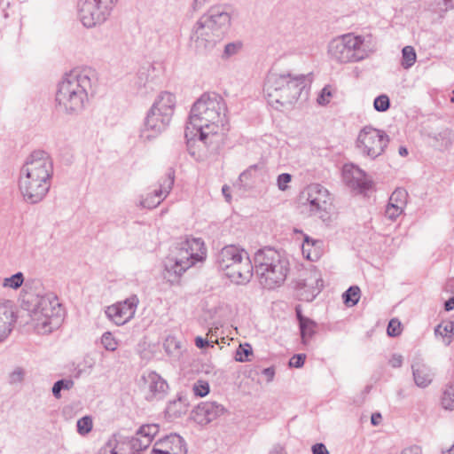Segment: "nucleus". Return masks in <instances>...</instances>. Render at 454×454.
Returning a JSON list of instances; mask_svg holds the SVG:
<instances>
[{
    "label": "nucleus",
    "mask_w": 454,
    "mask_h": 454,
    "mask_svg": "<svg viewBox=\"0 0 454 454\" xmlns=\"http://www.w3.org/2000/svg\"><path fill=\"white\" fill-rule=\"evenodd\" d=\"M226 107L216 94H203L193 105L186 126L189 153L198 161L217 153L223 141Z\"/></svg>",
    "instance_id": "obj_1"
},
{
    "label": "nucleus",
    "mask_w": 454,
    "mask_h": 454,
    "mask_svg": "<svg viewBox=\"0 0 454 454\" xmlns=\"http://www.w3.org/2000/svg\"><path fill=\"white\" fill-rule=\"evenodd\" d=\"M53 162L50 154L42 150L32 152L20 168L19 189L28 204L41 202L51 185Z\"/></svg>",
    "instance_id": "obj_2"
},
{
    "label": "nucleus",
    "mask_w": 454,
    "mask_h": 454,
    "mask_svg": "<svg viewBox=\"0 0 454 454\" xmlns=\"http://www.w3.org/2000/svg\"><path fill=\"white\" fill-rule=\"evenodd\" d=\"M95 81L96 72L90 67H77L66 74L56 92L59 110L70 114L81 113Z\"/></svg>",
    "instance_id": "obj_3"
},
{
    "label": "nucleus",
    "mask_w": 454,
    "mask_h": 454,
    "mask_svg": "<svg viewBox=\"0 0 454 454\" xmlns=\"http://www.w3.org/2000/svg\"><path fill=\"white\" fill-rule=\"evenodd\" d=\"M305 86V74L272 71L266 77L263 93L269 105L273 108L289 109L298 100Z\"/></svg>",
    "instance_id": "obj_4"
},
{
    "label": "nucleus",
    "mask_w": 454,
    "mask_h": 454,
    "mask_svg": "<svg viewBox=\"0 0 454 454\" xmlns=\"http://www.w3.org/2000/svg\"><path fill=\"white\" fill-rule=\"evenodd\" d=\"M27 304L31 323L38 333H50L61 325L64 312L54 294L49 292L30 295Z\"/></svg>",
    "instance_id": "obj_5"
},
{
    "label": "nucleus",
    "mask_w": 454,
    "mask_h": 454,
    "mask_svg": "<svg viewBox=\"0 0 454 454\" xmlns=\"http://www.w3.org/2000/svg\"><path fill=\"white\" fill-rule=\"evenodd\" d=\"M376 51L372 35L348 33L333 38L327 46L329 58L340 64L360 62Z\"/></svg>",
    "instance_id": "obj_6"
},
{
    "label": "nucleus",
    "mask_w": 454,
    "mask_h": 454,
    "mask_svg": "<svg viewBox=\"0 0 454 454\" xmlns=\"http://www.w3.org/2000/svg\"><path fill=\"white\" fill-rule=\"evenodd\" d=\"M254 272L259 283L267 289L281 286L289 271V262L279 252L264 247L254 256Z\"/></svg>",
    "instance_id": "obj_7"
},
{
    "label": "nucleus",
    "mask_w": 454,
    "mask_h": 454,
    "mask_svg": "<svg viewBox=\"0 0 454 454\" xmlns=\"http://www.w3.org/2000/svg\"><path fill=\"white\" fill-rule=\"evenodd\" d=\"M118 0H80L78 15L82 25L88 28L104 23Z\"/></svg>",
    "instance_id": "obj_8"
},
{
    "label": "nucleus",
    "mask_w": 454,
    "mask_h": 454,
    "mask_svg": "<svg viewBox=\"0 0 454 454\" xmlns=\"http://www.w3.org/2000/svg\"><path fill=\"white\" fill-rule=\"evenodd\" d=\"M388 142L389 138L385 131L365 126L358 133L356 144L364 156L374 160L384 153Z\"/></svg>",
    "instance_id": "obj_9"
},
{
    "label": "nucleus",
    "mask_w": 454,
    "mask_h": 454,
    "mask_svg": "<svg viewBox=\"0 0 454 454\" xmlns=\"http://www.w3.org/2000/svg\"><path fill=\"white\" fill-rule=\"evenodd\" d=\"M309 211L311 215L326 223L331 220L333 203L331 194L326 188L319 184H309L304 192Z\"/></svg>",
    "instance_id": "obj_10"
},
{
    "label": "nucleus",
    "mask_w": 454,
    "mask_h": 454,
    "mask_svg": "<svg viewBox=\"0 0 454 454\" xmlns=\"http://www.w3.org/2000/svg\"><path fill=\"white\" fill-rule=\"evenodd\" d=\"M200 261L190 258L187 248L176 242L175 250L164 261V278L170 284L178 282L179 278L192 266Z\"/></svg>",
    "instance_id": "obj_11"
},
{
    "label": "nucleus",
    "mask_w": 454,
    "mask_h": 454,
    "mask_svg": "<svg viewBox=\"0 0 454 454\" xmlns=\"http://www.w3.org/2000/svg\"><path fill=\"white\" fill-rule=\"evenodd\" d=\"M217 33L202 17L194 24L191 33V42L199 53L212 51L221 39Z\"/></svg>",
    "instance_id": "obj_12"
},
{
    "label": "nucleus",
    "mask_w": 454,
    "mask_h": 454,
    "mask_svg": "<svg viewBox=\"0 0 454 454\" xmlns=\"http://www.w3.org/2000/svg\"><path fill=\"white\" fill-rule=\"evenodd\" d=\"M139 300L131 295L123 301L108 306L105 311L106 317L117 325H122L134 317Z\"/></svg>",
    "instance_id": "obj_13"
},
{
    "label": "nucleus",
    "mask_w": 454,
    "mask_h": 454,
    "mask_svg": "<svg viewBox=\"0 0 454 454\" xmlns=\"http://www.w3.org/2000/svg\"><path fill=\"white\" fill-rule=\"evenodd\" d=\"M170 121L171 119L160 115L149 109L139 129V139L143 142L153 140L166 130Z\"/></svg>",
    "instance_id": "obj_14"
},
{
    "label": "nucleus",
    "mask_w": 454,
    "mask_h": 454,
    "mask_svg": "<svg viewBox=\"0 0 454 454\" xmlns=\"http://www.w3.org/2000/svg\"><path fill=\"white\" fill-rule=\"evenodd\" d=\"M323 280L317 270H310L304 278L296 281V291L299 299L305 301H312L321 292Z\"/></svg>",
    "instance_id": "obj_15"
},
{
    "label": "nucleus",
    "mask_w": 454,
    "mask_h": 454,
    "mask_svg": "<svg viewBox=\"0 0 454 454\" xmlns=\"http://www.w3.org/2000/svg\"><path fill=\"white\" fill-rule=\"evenodd\" d=\"M226 412L223 404L217 402H202L191 413V419L200 426H206Z\"/></svg>",
    "instance_id": "obj_16"
},
{
    "label": "nucleus",
    "mask_w": 454,
    "mask_h": 454,
    "mask_svg": "<svg viewBox=\"0 0 454 454\" xmlns=\"http://www.w3.org/2000/svg\"><path fill=\"white\" fill-rule=\"evenodd\" d=\"M145 385L143 388L145 392L147 401L162 399L168 389L167 381L155 372H149L143 376Z\"/></svg>",
    "instance_id": "obj_17"
},
{
    "label": "nucleus",
    "mask_w": 454,
    "mask_h": 454,
    "mask_svg": "<svg viewBox=\"0 0 454 454\" xmlns=\"http://www.w3.org/2000/svg\"><path fill=\"white\" fill-rule=\"evenodd\" d=\"M173 184L174 174L169 172L166 177L160 180L159 188L154 189L153 192L148 193L145 198L140 200L139 206L149 209L158 207L170 192Z\"/></svg>",
    "instance_id": "obj_18"
},
{
    "label": "nucleus",
    "mask_w": 454,
    "mask_h": 454,
    "mask_svg": "<svg viewBox=\"0 0 454 454\" xmlns=\"http://www.w3.org/2000/svg\"><path fill=\"white\" fill-rule=\"evenodd\" d=\"M187 449L184 439L176 434H171L159 439L153 444L150 454H186Z\"/></svg>",
    "instance_id": "obj_19"
},
{
    "label": "nucleus",
    "mask_w": 454,
    "mask_h": 454,
    "mask_svg": "<svg viewBox=\"0 0 454 454\" xmlns=\"http://www.w3.org/2000/svg\"><path fill=\"white\" fill-rule=\"evenodd\" d=\"M201 17L215 28L217 33H221V35L223 32L230 27L231 20L229 7L223 5L210 7Z\"/></svg>",
    "instance_id": "obj_20"
},
{
    "label": "nucleus",
    "mask_w": 454,
    "mask_h": 454,
    "mask_svg": "<svg viewBox=\"0 0 454 454\" xmlns=\"http://www.w3.org/2000/svg\"><path fill=\"white\" fill-rule=\"evenodd\" d=\"M254 266H253L248 254H244V257L239 261L235 265H232L223 274L233 283L237 285L247 284L254 272Z\"/></svg>",
    "instance_id": "obj_21"
},
{
    "label": "nucleus",
    "mask_w": 454,
    "mask_h": 454,
    "mask_svg": "<svg viewBox=\"0 0 454 454\" xmlns=\"http://www.w3.org/2000/svg\"><path fill=\"white\" fill-rule=\"evenodd\" d=\"M16 319L13 302L10 300H0V342L8 338Z\"/></svg>",
    "instance_id": "obj_22"
},
{
    "label": "nucleus",
    "mask_w": 454,
    "mask_h": 454,
    "mask_svg": "<svg viewBox=\"0 0 454 454\" xmlns=\"http://www.w3.org/2000/svg\"><path fill=\"white\" fill-rule=\"evenodd\" d=\"M247 254L244 249H240L236 246H226L218 252L216 265L221 271L224 272L231 267L232 268V265H235Z\"/></svg>",
    "instance_id": "obj_23"
},
{
    "label": "nucleus",
    "mask_w": 454,
    "mask_h": 454,
    "mask_svg": "<svg viewBox=\"0 0 454 454\" xmlns=\"http://www.w3.org/2000/svg\"><path fill=\"white\" fill-rule=\"evenodd\" d=\"M411 371L415 385L421 388L428 387L435 375L434 369L420 358L412 362Z\"/></svg>",
    "instance_id": "obj_24"
},
{
    "label": "nucleus",
    "mask_w": 454,
    "mask_h": 454,
    "mask_svg": "<svg viewBox=\"0 0 454 454\" xmlns=\"http://www.w3.org/2000/svg\"><path fill=\"white\" fill-rule=\"evenodd\" d=\"M176 106L175 96L168 91L161 92L153 102L150 110L171 119Z\"/></svg>",
    "instance_id": "obj_25"
},
{
    "label": "nucleus",
    "mask_w": 454,
    "mask_h": 454,
    "mask_svg": "<svg viewBox=\"0 0 454 454\" xmlns=\"http://www.w3.org/2000/svg\"><path fill=\"white\" fill-rule=\"evenodd\" d=\"M343 177L347 184L354 188H366L367 179L365 172L353 164L345 165Z\"/></svg>",
    "instance_id": "obj_26"
},
{
    "label": "nucleus",
    "mask_w": 454,
    "mask_h": 454,
    "mask_svg": "<svg viewBox=\"0 0 454 454\" xmlns=\"http://www.w3.org/2000/svg\"><path fill=\"white\" fill-rule=\"evenodd\" d=\"M181 245L187 248L190 258L195 261H203L206 258V247L204 242L200 238H181Z\"/></svg>",
    "instance_id": "obj_27"
},
{
    "label": "nucleus",
    "mask_w": 454,
    "mask_h": 454,
    "mask_svg": "<svg viewBox=\"0 0 454 454\" xmlns=\"http://www.w3.org/2000/svg\"><path fill=\"white\" fill-rule=\"evenodd\" d=\"M116 442L117 445L120 442L127 444L130 452L133 454H139L140 451L145 450L150 445V440L138 435V432L129 439L116 440Z\"/></svg>",
    "instance_id": "obj_28"
},
{
    "label": "nucleus",
    "mask_w": 454,
    "mask_h": 454,
    "mask_svg": "<svg viewBox=\"0 0 454 454\" xmlns=\"http://www.w3.org/2000/svg\"><path fill=\"white\" fill-rule=\"evenodd\" d=\"M321 246L322 242L320 240L313 239L306 236L301 247L302 254L308 260L312 262L317 261L319 258Z\"/></svg>",
    "instance_id": "obj_29"
},
{
    "label": "nucleus",
    "mask_w": 454,
    "mask_h": 454,
    "mask_svg": "<svg viewBox=\"0 0 454 454\" xmlns=\"http://www.w3.org/2000/svg\"><path fill=\"white\" fill-rule=\"evenodd\" d=\"M434 335L442 337L443 344L449 346L454 339V322L448 321L439 324L434 328Z\"/></svg>",
    "instance_id": "obj_30"
},
{
    "label": "nucleus",
    "mask_w": 454,
    "mask_h": 454,
    "mask_svg": "<svg viewBox=\"0 0 454 454\" xmlns=\"http://www.w3.org/2000/svg\"><path fill=\"white\" fill-rule=\"evenodd\" d=\"M299 328L301 333V343L304 345H308L317 332V323L312 319L308 318L306 321L301 322L299 324Z\"/></svg>",
    "instance_id": "obj_31"
},
{
    "label": "nucleus",
    "mask_w": 454,
    "mask_h": 454,
    "mask_svg": "<svg viewBox=\"0 0 454 454\" xmlns=\"http://www.w3.org/2000/svg\"><path fill=\"white\" fill-rule=\"evenodd\" d=\"M27 370L21 366L14 367L7 375V381L10 386H21L25 381Z\"/></svg>",
    "instance_id": "obj_32"
},
{
    "label": "nucleus",
    "mask_w": 454,
    "mask_h": 454,
    "mask_svg": "<svg viewBox=\"0 0 454 454\" xmlns=\"http://www.w3.org/2000/svg\"><path fill=\"white\" fill-rule=\"evenodd\" d=\"M360 288L356 286H352L348 287L347 291L342 294V299L344 303L348 307H353L356 305L360 299Z\"/></svg>",
    "instance_id": "obj_33"
},
{
    "label": "nucleus",
    "mask_w": 454,
    "mask_h": 454,
    "mask_svg": "<svg viewBox=\"0 0 454 454\" xmlns=\"http://www.w3.org/2000/svg\"><path fill=\"white\" fill-rule=\"evenodd\" d=\"M74 385V380L70 379H63L56 381L52 387V395L56 399H59L61 397L62 390H70L73 388Z\"/></svg>",
    "instance_id": "obj_34"
},
{
    "label": "nucleus",
    "mask_w": 454,
    "mask_h": 454,
    "mask_svg": "<svg viewBox=\"0 0 454 454\" xmlns=\"http://www.w3.org/2000/svg\"><path fill=\"white\" fill-rule=\"evenodd\" d=\"M416 52L412 46H405L402 51V66L408 69L416 62Z\"/></svg>",
    "instance_id": "obj_35"
},
{
    "label": "nucleus",
    "mask_w": 454,
    "mask_h": 454,
    "mask_svg": "<svg viewBox=\"0 0 454 454\" xmlns=\"http://www.w3.org/2000/svg\"><path fill=\"white\" fill-rule=\"evenodd\" d=\"M408 192L403 188L395 189L390 198L388 204H395L396 206L405 207L407 203Z\"/></svg>",
    "instance_id": "obj_36"
},
{
    "label": "nucleus",
    "mask_w": 454,
    "mask_h": 454,
    "mask_svg": "<svg viewBox=\"0 0 454 454\" xmlns=\"http://www.w3.org/2000/svg\"><path fill=\"white\" fill-rule=\"evenodd\" d=\"M442 405L445 410H454V386L448 385L443 391Z\"/></svg>",
    "instance_id": "obj_37"
},
{
    "label": "nucleus",
    "mask_w": 454,
    "mask_h": 454,
    "mask_svg": "<svg viewBox=\"0 0 454 454\" xmlns=\"http://www.w3.org/2000/svg\"><path fill=\"white\" fill-rule=\"evenodd\" d=\"M24 282V276L21 272H17L11 277L5 278L3 280L2 286L4 287L11 288V289H18L22 286Z\"/></svg>",
    "instance_id": "obj_38"
},
{
    "label": "nucleus",
    "mask_w": 454,
    "mask_h": 454,
    "mask_svg": "<svg viewBox=\"0 0 454 454\" xmlns=\"http://www.w3.org/2000/svg\"><path fill=\"white\" fill-rule=\"evenodd\" d=\"M185 411L186 405L181 398L171 402L167 408V412L171 417H180Z\"/></svg>",
    "instance_id": "obj_39"
},
{
    "label": "nucleus",
    "mask_w": 454,
    "mask_h": 454,
    "mask_svg": "<svg viewBox=\"0 0 454 454\" xmlns=\"http://www.w3.org/2000/svg\"><path fill=\"white\" fill-rule=\"evenodd\" d=\"M253 353L252 347L248 343L239 344L235 353V360L238 362L249 361L248 356Z\"/></svg>",
    "instance_id": "obj_40"
},
{
    "label": "nucleus",
    "mask_w": 454,
    "mask_h": 454,
    "mask_svg": "<svg viewBox=\"0 0 454 454\" xmlns=\"http://www.w3.org/2000/svg\"><path fill=\"white\" fill-rule=\"evenodd\" d=\"M137 432L138 435H141L144 438H148L151 443L153 437L159 432V426L157 424L144 425L137 430Z\"/></svg>",
    "instance_id": "obj_41"
},
{
    "label": "nucleus",
    "mask_w": 454,
    "mask_h": 454,
    "mask_svg": "<svg viewBox=\"0 0 454 454\" xmlns=\"http://www.w3.org/2000/svg\"><path fill=\"white\" fill-rule=\"evenodd\" d=\"M101 344L108 351H115L119 345L118 340L110 332H106L103 333L101 337Z\"/></svg>",
    "instance_id": "obj_42"
},
{
    "label": "nucleus",
    "mask_w": 454,
    "mask_h": 454,
    "mask_svg": "<svg viewBox=\"0 0 454 454\" xmlns=\"http://www.w3.org/2000/svg\"><path fill=\"white\" fill-rule=\"evenodd\" d=\"M93 427L92 419L90 416H84L77 421V432L81 435L89 434Z\"/></svg>",
    "instance_id": "obj_43"
},
{
    "label": "nucleus",
    "mask_w": 454,
    "mask_h": 454,
    "mask_svg": "<svg viewBox=\"0 0 454 454\" xmlns=\"http://www.w3.org/2000/svg\"><path fill=\"white\" fill-rule=\"evenodd\" d=\"M243 47V43L240 41L231 42L224 46V50L222 55L223 59H229L236 55Z\"/></svg>",
    "instance_id": "obj_44"
},
{
    "label": "nucleus",
    "mask_w": 454,
    "mask_h": 454,
    "mask_svg": "<svg viewBox=\"0 0 454 454\" xmlns=\"http://www.w3.org/2000/svg\"><path fill=\"white\" fill-rule=\"evenodd\" d=\"M373 107L378 112H386L390 107V100L388 96L382 94L378 96L373 102Z\"/></svg>",
    "instance_id": "obj_45"
},
{
    "label": "nucleus",
    "mask_w": 454,
    "mask_h": 454,
    "mask_svg": "<svg viewBox=\"0 0 454 454\" xmlns=\"http://www.w3.org/2000/svg\"><path fill=\"white\" fill-rule=\"evenodd\" d=\"M192 390L195 395L204 397L209 393V384L205 380H198L193 384Z\"/></svg>",
    "instance_id": "obj_46"
},
{
    "label": "nucleus",
    "mask_w": 454,
    "mask_h": 454,
    "mask_svg": "<svg viewBox=\"0 0 454 454\" xmlns=\"http://www.w3.org/2000/svg\"><path fill=\"white\" fill-rule=\"evenodd\" d=\"M404 207H405L396 206L395 204H387L385 211L386 216L395 221L403 213Z\"/></svg>",
    "instance_id": "obj_47"
},
{
    "label": "nucleus",
    "mask_w": 454,
    "mask_h": 454,
    "mask_svg": "<svg viewBox=\"0 0 454 454\" xmlns=\"http://www.w3.org/2000/svg\"><path fill=\"white\" fill-rule=\"evenodd\" d=\"M387 333L391 337L398 336L401 333V323L397 319H391L388 323Z\"/></svg>",
    "instance_id": "obj_48"
},
{
    "label": "nucleus",
    "mask_w": 454,
    "mask_h": 454,
    "mask_svg": "<svg viewBox=\"0 0 454 454\" xmlns=\"http://www.w3.org/2000/svg\"><path fill=\"white\" fill-rule=\"evenodd\" d=\"M292 176L288 173H283L278 176L277 183L278 187L281 191H286L287 189V184L291 182Z\"/></svg>",
    "instance_id": "obj_49"
},
{
    "label": "nucleus",
    "mask_w": 454,
    "mask_h": 454,
    "mask_svg": "<svg viewBox=\"0 0 454 454\" xmlns=\"http://www.w3.org/2000/svg\"><path fill=\"white\" fill-rule=\"evenodd\" d=\"M331 97H332V92H331L330 89L328 87H325L321 90L317 101L319 105L325 106L330 102Z\"/></svg>",
    "instance_id": "obj_50"
},
{
    "label": "nucleus",
    "mask_w": 454,
    "mask_h": 454,
    "mask_svg": "<svg viewBox=\"0 0 454 454\" xmlns=\"http://www.w3.org/2000/svg\"><path fill=\"white\" fill-rule=\"evenodd\" d=\"M306 355L305 354H297L291 357L289 361V365L294 368H301L305 362Z\"/></svg>",
    "instance_id": "obj_51"
},
{
    "label": "nucleus",
    "mask_w": 454,
    "mask_h": 454,
    "mask_svg": "<svg viewBox=\"0 0 454 454\" xmlns=\"http://www.w3.org/2000/svg\"><path fill=\"white\" fill-rule=\"evenodd\" d=\"M389 364L393 368H399L403 364V356L399 354H394L389 359Z\"/></svg>",
    "instance_id": "obj_52"
},
{
    "label": "nucleus",
    "mask_w": 454,
    "mask_h": 454,
    "mask_svg": "<svg viewBox=\"0 0 454 454\" xmlns=\"http://www.w3.org/2000/svg\"><path fill=\"white\" fill-rule=\"evenodd\" d=\"M313 454H329L326 447L323 443H316L312 446Z\"/></svg>",
    "instance_id": "obj_53"
},
{
    "label": "nucleus",
    "mask_w": 454,
    "mask_h": 454,
    "mask_svg": "<svg viewBox=\"0 0 454 454\" xmlns=\"http://www.w3.org/2000/svg\"><path fill=\"white\" fill-rule=\"evenodd\" d=\"M401 454H422V450L420 447L413 445L403 450Z\"/></svg>",
    "instance_id": "obj_54"
},
{
    "label": "nucleus",
    "mask_w": 454,
    "mask_h": 454,
    "mask_svg": "<svg viewBox=\"0 0 454 454\" xmlns=\"http://www.w3.org/2000/svg\"><path fill=\"white\" fill-rule=\"evenodd\" d=\"M262 374L267 377V380L270 382L274 378L275 371L272 367H268L262 370Z\"/></svg>",
    "instance_id": "obj_55"
},
{
    "label": "nucleus",
    "mask_w": 454,
    "mask_h": 454,
    "mask_svg": "<svg viewBox=\"0 0 454 454\" xmlns=\"http://www.w3.org/2000/svg\"><path fill=\"white\" fill-rule=\"evenodd\" d=\"M195 344L199 348H203L209 345V341L206 339H203L202 337H196L195 339Z\"/></svg>",
    "instance_id": "obj_56"
},
{
    "label": "nucleus",
    "mask_w": 454,
    "mask_h": 454,
    "mask_svg": "<svg viewBox=\"0 0 454 454\" xmlns=\"http://www.w3.org/2000/svg\"><path fill=\"white\" fill-rule=\"evenodd\" d=\"M295 313H296V317H297L299 324L301 322L306 321L309 318V317L303 316L301 307L300 305L295 307Z\"/></svg>",
    "instance_id": "obj_57"
},
{
    "label": "nucleus",
    "mask_w": 454,
    "mask_h": 454,
    "mask_svg": "<svg viewBox=\"0 0 454 454\" xmlns=\"http://www.w3.org/2000/svg\"><path fill=\"white\" fill-rule=\"evenodd\" d=\"M269 454H287L285 450L284 447L277 444L272 447V449L270 450Z\"/></svg>",
    "instance_id": "obj_58"
},
{
    "label": "nucleus",
    "mask_w": 454,
    "mask_h": 454,
    "mask_svg": "<svg viewBox=\"0 0 454 454\" xmlns=\"http://www.w3.org/2000/svg\"><path fill=\"white\" fill-rule=\"evenodd\" d=\"M211 0H194L192 4V9L194 11H198L200 8H202L207 3L210 2Z\"/></svg>",
    "instance_id": "obj_59"
},
{
    "label": "nucleus",
    "mask_w": 454,
    "mask_h": 454,
    "mask_svg": "<svg viewBox=\"0 0 454 454\" xmlns=\"http://www.w3.org/2000/svg\"><path fill=\"white\" fill-rule=\"evenodd\" d=\"M382 417L380 413H373L371 417V422L373 426H378L381 422Z\"/></svg>",
    "instance_id": "obj_60"
},
{
    "label": "nucleus",
    "mask_w": 454,
    "mask_h": 454,
    "mask_svg": "<svg viewBox=\"0 0 454 454\" xmlns=\"http://www.w3.org/2000/svg\"><path fill=\"white\" fill-rule=\"evenodd\" d=\"M223 195L224 196L226 201L230 202L231 200V192H230V187L228 185H223L222 188Z\"/></svg>",
    "instance_id": "obj_61"
},
{
    "label": "nucleus",
    "mask_w": 454,
    "mask_h": 454,
    "mask_svg": "<svg viewBox=\"0 0 454 454\" xmlns=\"http://www.w3.org/2000/svg\"><path fill=\"white\" fill-rule=\"evenodd\" d=\"M444 309L447 311H450L454 309V295L445 302Z\"/></svg>",
    "instance_id": "obj_62"
},
{
    "label": "nucleus",
    "mask_w": 454,
    "mask_h": 454,
    "mask_svg": "<svg viewBox=\"0 0 454 454\" xmlns=\"http://www.w3.org/2000/svg\"><path fill=\"white\" fill-rule=\"evenodd\" d=\"M442 454H454V443L448 449L442 450Z\"/></svg>",
    "instance_id": "obj_63"
},
{
    "label": "nucleus",
    "mask_w": 454,
    "mask_h": 454,
    "mask_svg": "<svg viewBox=\"0 0 454 454\" xmlns=\"http://www.w3.org/2000/svg\"><path fill=\"white\" fill-rule=\"evenodd\" d=\"M399 154L401 156H406V155H408V150L405 147H400L399 148Z\"/></svg>",
    "instance_id": "obj_64"
}]
</instances>
